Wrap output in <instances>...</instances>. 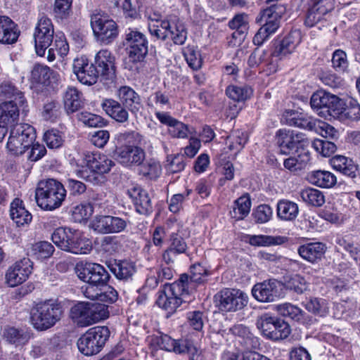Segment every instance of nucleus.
<instances>
[{
    "instance_id": "1",
    "label": "nucleus",
    "mask_w": 360,
    "mask_h": 360,
    "mask_svg": "<svg viewBox=\"0 0 360 360\" xmlns=\"http://www.w3.org/2000/svg\"><path fill=\"white\" fill-rule=\"evenodd\" d=\"M150 34L158 40L171 39L176 45H183L188 36L184 22L174 17L160 20H151L148 23Z\"/></svg>"
},
{
    "instance_id": "2",
    "label": "nucleus",
    "mask_w": 360,
    "mask_h": 360,
    "mask_svg": "<svg viewBox=\"0 0 360 360\" xmlns=\"http://www.w3.org/2000/svg\"><path fill=\"white\" fill-rule=\"evenodd\" d=\"M63 315V307L53 300L35 304L30 310V322L38 331H45L56 325Z\"/></svg>"
},
{
    "instance_id": "3",
    "label": "nucleus",
    "mask_w": 360,
    "mask_h": 360,
    "mask_svg": "<svg viewBox=\"0 0 360 360\" xmlns=\"http://www.w3.org/2000/svg\"><path fill=\"white\" fill-rule=\"evenodd\" d=\"M65 197L63 185L54 179L40 181L35 191L36 202L44 210L53 211L60 207Z\"/></svg>"
},
{
    "instance_id": "4",
    "label": "nucleus",
    "mask_w": 360,
    "mask_h": 360,
    "mask_svg": "<svg viewBox=\"0 0 360 360\" xmlns=\"http://www.w3.org/2000/svg\"><path fill=\"white\" fill-rule=\"evenodd\" d=\"M129 144L121 146L115 151V159L122 165L129 167L140 165L146 158V153L142 146L146 143L145 139L139 133L131 131L122 135Z\"/></svg>"
},
{
    "instance_id": "5",
    "label": "nucleus",
    "mask_w": 360,
    "mask_h": 360,
    "mask_svg": "<svg viewBox=\"0 0 360 360\" xmlns=\"http://www.w3.org/2000/svg\"><path fill=\"white\" fill-rule=\"evenodd\" d=\"M188 278L186 274H182L179 279L172 283H165L162 290L159 292L157 299V304L162 309L172 313L186 302L184 297L189 295Z\"/></svg>"
},
{
    "instance_id": "6",
    "label": "nucleus",
    "mask_w": 360,
    "mask_h": 360,
    "mask_svg": "<svg viewBox=\"0 0 360 360\" xmlns=\"http://www.w3.org/2000/svg\"><path fill=\"white\" fill-rule=\"evenodd\" d=\"M35 138L34 128L28 124L20 123L11 129L6 146L13 155H22L31 146Z\"/></svg>"
},
{
    "instance_id": "7",
    "label": "nucleus",
    "mask_w": 360,
    "mask_h": 360,
    "mask_svg": "<svg viewBox=\"0 0 360 360\" xmlns=\"http://www.w3.org/2000/svg\"><path fill=\"white\" fill-rule=\"evenodd\" d=\"M110 331L106 326H98L89 329L77 341V347L85 356L98 354L109 338Z\"/></svg>"
},
{
    "instance_id": "8",
    "label": "nucleus",
    "mask_w": 360,
    "mask_h": 360,
    "mask_svg": "<svg viewBox=\"0 0 360 360\" xmlns=\"http://www.w3.org/2000/svg\"><path fill=\"white\" fill-rule=\"evenodd\" d=\"M335 0H300V9L307 11L305 24L312 27L335 8Z\"/></svg>"
},
{
    "instance_id": "9",
    "label": "nucleus",
    "mask_w": 360,
    "mask_h": 360,
    "mask_svg": "<svg viewBox=\"0 0 360 360\" xmlns=\"http://www.w3.org/2000/svg\"><path fill=\"white\" fill-rule=\"evenodd\" d=\"M91 25L96 39L104 44H110L118 35L116 22L100 13L91 16Z\"/></svg>"
},
{
    "instance_id": "10",
    "label": "nucleus",
    "mask_w": 360,
    "mask_h": 360,
    "mask_svg": "<svg viewBox=\"0 0 360 360\" xmlns=\"http://www.w3.org/2000/svg\"><path fill=\"white\" fill-rule=\"evenodd\" d=\"M214 297L219 309L224 311H236L242 309L248 302L247 294L235 288H224Z\"/></svg>"
},
{
    "instance_id": "11",
    "label": "nucleus",
    "mask_w": 360,
    "mask_h": 360,
    "mask_svg": "<svg viewBox=\"0 0 360 360\" xmlns=\"http://www.w3.org/2000/svg\"><path fill=\"white\" fill-rule=\"evenodd\" d=\"M125 40L129 49V60L132 63L142 61L148 51L146 36L137 30L129 28L126 33Z\"/></svg>"
},
{
    "instance_id": "12",
    "label": "nucleus",
    "mask_w": 360,
    "mask_h": 360,
    "mask_svg": "<svg viewBox=\"0 0 360 360\" xmlns=\"http://www.w3.org/2000/svg\"><path fill=\"white\" fill-rule=\"evenodd\" d=\"M53 34V25L51 19L41 16L38 20L34 33L35 51L38 56H44L46 50L51 46Z\"/></svg>"
},
{
    "instance_id": "13",
    "label": "nucleus",
    "mask_w": 360,
    "mask_h": 360,
    "mask_svg": "<svg viewBox=\"0 0 360 360\" xmlns=\"http://www.w3.org/2000/svg\"><path fill=\"white\" fill-rule=\"evenodd\" d=\"M76 269L79 279L86 283L104 286L110 278L108 271L99 264L86 263L84 265L77 266Z\"/></svg>"
},
{
    "instance_id": "14",
    "label": "nucleus",
    "mask_w": 360,
    "mask_h": 360,
    "mask_svg": "<svg viewBox=\"0 0 360 360\" xmlns=\"http://www.w3.org/2000/svg\"><path fill=\"white\" fill-rule=\"evenodd\" d=\"M127 225V220L110 215L96 216L91 222V227L102 234L121 233L126 229Z\"/></svg>"
},
{
    "instance_id": "15",
    "label": "nucleus",
    "mask_w": 360,
    "mask_h": 360,
    "mask_svg": "<svg viewBox=\"0 0 360 360\" xmlns=\"http://www.w3.org/2000/svg\"><path fill=\"white\" fill-rule=\"evenodd\" d=\"M340 98L330 93L318 91L314 93L310 99L311 108L321 116H333L337 106H340Z\"/></svg>"
},
{
    "instance_id": "16",
    "label": "nucleus",
    "mask_w": 360,
    "mask_h": 360,
    "mask_svg": "<svg viewBox=\"0 0 360 360\" xmlns=\"http://www.w3.org/2000/svg\"><path fill=\"white\" fill-rule=\"evenodd\" d=\"M285 11V8L280 4H271L269 8L261 11L256 18V22L259 24L264 23L262 27L271 36L280 27V18Z\"/></svg>"
},
{
    "instance_id": "17",
    "label": "nucleus",
    "mask_w": 360,
    "mask_h": 360,
    "mask_svg": "<svg viewBox=\"0 0 360 360\" xmlns=\"http://www.w3.org/2000/svg\"><path fill=\"white\" fill-rule=\"evenodd\" d=\"M73 72L77 79L83 84L91 86L96 83L100 77L98 69L94 64L89 63L88 58L82 56L74 60Z\"/></svg>"
},
{
    "instance_id": "18",
    "label": "nucleus",
    "mask_w": 360,
    "mask_h": 360,
    "mask_svg": "<svg viewBox=\"0 0 360 360\" xmlns=\"http://www.w3.org/2000/svg\"><path fill=\"white\" fill-rule=\"evenodd\" d=\"M310 141L303 133L294 131V171L302 170L310 160Z\"/></svg>"
},
{
    "instance_id": "19",
    "label": "nucleus",
    "mask_w": 360,
    "mask_h": 360,
    "mask_svg": "<svg viewBox=\"0 0 360 360\" xmlns=\"http://www.w3.org/2000/svg\"><path fill=\"white\" fill-rule=\"evenodd\" d=\"M32 270V262L27 258H24L8 269L6 274V283L11 287L17 286L27 279Z\"/></svg>"
},
{
    "instance_id": "20",
    "label": "nucleus",
    "mask_w": 360,
    "mask_h": 360,
    "mask_svg": "<svg viewBox=\"0 0 360 360\" xmlns=\"http://www.w3.org/2000/svg\"><path fill=\"white\" fill-rule=\"evenodd\" d=\"M278 285V282L275 279L257 283L252 288V297L260 302H273L279 296Z\"/></svg>"
},
{
    "instance_id": "21",
    "label": "nucleus",
    "mask_w": 360,
    "mask_h": 360,
    "mask_svg": "<svg viewBox=\"0 0 360 360\" xmlns=\"http://www.w3.org/2000/svg\"><path fill=\"white\" fill-rule=\"evenodd\" d=\"M338 104L340 106L336 107L333 117L342 121L360 120V105L356 100L349 98L344 101L340 98Z\"/></svg>"
},
{
    "instance_id": "22",
    "label": "nucleus",
    "mask_w": 360,
    "mask_h": 360,
    "mask_svg": "<svg viewBox=\"0 0 360 360\" xmlns=\"http://www.w3.org/2000/svg\"><path fill=\"white\" fill-rule=\"evenodd\" d=\"M115 58L112 53L106 50H101L95 56L94 65L99 75L105 79H112L115 76Z\"/></svg>"
},
{
    "instance_id": "23",
    "label": "nucleus",
    "mask_w": 360,
    "mask_h": 360,
    "mask_svg": "<svg viewBox=\"0 0 360 360\" xmlns=\"http://www.w3.org/2000/svg\"><path fill=\"white\" fill-rule=\"evenodd\" d=\"M84 161L86 169H89L93 174H105L110 172L114 162L106 155L100 153L86 155Z\"/></svg>"
},
{
    "instance_id": "24",
    "label": "nucleus",
    "mask_w": 360,
    "mask_h": 360,
    "mask_svg": "<svg viewBox=\"0 0 360 360\" xmlns=\"http://www.w3.org/2000/svg\"><path fill=\"white\" fill-rule=\"evenodd\" d=\"M68 243L70 247H66L65 251L73 254H86L91 250V241L78 230L70 229Z\"/></svg>"
},
{
    "instance_id": "25",
    "label": "nucleus",
    "mask_w": 360,
    "mask_h": 360,
    "mask_svg": "<svg viewBox=\"0 0 360 360\" xmlns=\"http://www.w3.org/2000/svg\"><path fill=\"white\" fill-rule=\"evenodd\" d=\"M330 165L342 175L354 179L357 176L359 166L354 160L344 155H337L330 160Z\"/></svg>"
},
{
    "instance_id": "26",
    "label": "nucleus",
    "mask_w": 360,
    "mask_h": 360,
    "mask_svg": "<svg viewBox=\"0 0 360 360\" xmlns=\"http://www.w3.org/2000/svg\"><path fill=\"white\" fill-rule=\"evenodd\" d=\"M20 35L18 25L8 17L0 15V43L13 44Z\"/></svg>"
},
{
    "instance_id": "27",
    "label": "nucleus",
    "mask_w": 360,
    "mask_h": 360,
    "mask_svg": "<svg viewBox=\"0 0 360 360\" xmlns=\"http://www.w3.org/2000/svg\"><path fill=\"white\" fill-rule=\"evenodd\" d=\"M19 107L17 103L13 101H5L0 104V123L13 128L18 123L19 120Z\"/></svg>"
},
{
    "instance_id": "28",
    "label": "nucleus",
    "mask_w": 360,
    "mask_h": 360,
    "mask_svg": "<svg viewBox=\"0 0 360 360\" xmlns=\"http://www.w3.org/2000/svg\"><path fill=\"white\" fill-rule=\"evenodd\" d=\"M307 179L311 184L322 188H331L337 184L336 176L327 170H315L308 173Z\"/></svg>"
},
{
    "instance_id": "29",
    "label": "nucleus",
    "mask_w": 360,
    "mask_h": 360,
    "mask_svg": "<svg viewBox=\"0 0 360 360\" xmlns=\"http://www.w3.org/2000/svg\"><path fill=\"white\" fill-rule=\"evenodd\" d=\"M102 108L111 118L120 123H124L129 120V112L126 107L117 101L112 98L103 100Z\"/></svg>"
},
{
    "instance_id": "30",
    "label": "nucleus",
    "mask_w": 360,
    "mask_h": 360,
    "mask_svg": "<svg viewBox=\"0 0 360 360\" xmlns=\"http://www.w3.org/2000/svg\"><path fill=\"white\" fill-rule=\"evenodd\" d=\"M120 102L132 113L139 110L141 103L139 94L131 87L124 86L120 87L117 94Z\"/></svg>"
},
{
    "instance_id": "31",
    "label": "nucleus",
    "mask_w": 360,
    "mask_h": 360,
    "mask_svg": "<svg viewBox=\"0 0 360 360\" xmlns=\"http://www.w3.org/2000/svg\"><path fill=\"white\" fill-rule=\"evenodd\" d=\"M326 244L320 242L310 243L300 246L298 254L305 260L314 263L324 255L326 250Z\"/></svg>"
},
{
    "instance_id": "32",
    "label": "nucleus",
    "mask_w": 360,
    "mask_h": 360,
    "mask_svg": "<svg viewBox=\"0 0 360 360\" xmlns=\"http://www.w3.org/2000/svg\"><path fill=\"white\" fill-rule=\"evenodd\" d=\"M136 210L141 214L148 215L153 212V205L148 192L136 187L131 193Z\"/></svg>"
},
{
    "instance_id": "33",
    "label": "nucleus",
    "mask_w": 360,
    "mask_h": 360,
    "mask_svg": "<svg viewBox=\"0 0 360 360\" xmlns=\"http://www.w3.org/2000/svg\"><path fill=\"white\" fill-rule=\"evenodd\" d=\"M90 309V302H79L71 308L70 317L79 326L92 325Z\"/></svg>"
},
{
    "instance_id": "34",
    "label": "nucleus",
    "mask_w": 360,
    "mask_h": 360,
    "mask_svg": "<svg viewBox=\"0 0 360 360\" xmlns=\"http://www.w3.org/2000/svg\"><path fill=\"white\" fill-rule=\"evenodd\" d=\"M174 270L164 264H160L155 272L148 276L145 285L150 289H155L160 283L171 280L174 275Z\"/></svg>"
},
{
    "instance_id": "35",
    "label": "nucleus",
    "mask_w": 360,
    "mask_h": 360,
    "mask_svg": "<svg viewBox=\"0 0 360 360\" xmlns=\"http://www.w3.org/2000/svg\"><path fill=\"white\" fill-rule=\"evenodd\" d=\"M10 216L18 226L29 224L32 219L30 212L25 207L23 202L15 198L11 204Z\"/></svg>"
},
{
    "instance_id": "36",
    "label": "nucleus",
    "mask_w": 360,
    "mask_h": 360,
    "mask_svg": "<svg viewBox=\"0 0 360 360\" xmlns=\"http://www.w3.org/2000/svg\"><path fill=\"white\" fill-rule=\"evenodd\" d=\"M108 267L117 278L124 281L131 279L136 271L135 264L128 260H115Z\"/></svg>"
},
{
    "instance_id": "37",
    "label": "nucleus",
    "mask_w": 360,
    "mask_h": 360,
    "mask_svg": "<svg viewBox=\"0 0 360 360\" xmlns=\"http://www.w3.org/2000/svg\"><path fill=\"white\" fill-rule=\"evenodd\" d=\"M63 104L68 113L77 111L83 104L82 94L75 87H68L63 94Z\"/></svg>"
},
{
    "instance_id": "38",
    "label": "nucleus",
    "mask_w": 360,
    "mask_h": 360,
    "mask_svg": "<svg viewBox=\"0 0 360 360\" xmlns=\"http://www.w3.org/2000/svg\"><path fill=\"white\" fill-rule=\"evenodd\" d=\"M277 321L276 317L271 316L269 314H264L258 319L257 326L264 336L272 340V338H276L278 335L276 331Z\"/></svg>"
},
{
    "instance_id": "39",
    "label": "nucleus",
    "mask_w": 360,
    "mask_h": 360,
    "mask_svg": "<svg viewBox=\"0 0 360 360\" xmlns=\"http://www.w3.org/2000/svg\"><path fill=\"white\" fill-rule=\"evenodd\" d=\"M288 240L285 236H268V235H251L248 236V243L252 246L269 247L279 245Z\"/></svg>"
},
{
    "instance_id": "40",
    "label": "nucleus",
    "mask_w": 360,
    "mask_h": 360,
    "mask_svg": "<svg viewBox=\"0 0 360 360\" xmlns=\"http://www.w3.org/2000/svg\"><path fill=\"white\" fill-rule=\"evenodd\" d=\"M188 278L189 292L195 289L196 284L205 281L206 278L210 275L209 270L200 263H196L190 268V276L186 274Z\"/></svg>"
},
{
    "instance_id": "41",
    "label": "nucleus",
    "mask_w": 360,
    "mask_h": 360,
    "mask_svg": "<svg viewBox=\"0 0 360 360\" xmlns=\"http://www.w3.org/2000/svg\"><path fill=\"white\" fill-rule=\"evenodd\" d=\"M301 304L305 309L320 316H325L328 313V302L326 300L321 298H308L307 297L300 298Z\"/></svg>"
},
{
    "instance_id": "42",
    "label": "nucleus",
    "mask_w": 360,
    "mask_h": 360,
    "mask_svg": "<svg viewBox=\"0 0 360 360\" xmlns=\"http://www.w3.org/2000/svg\"><path fill=\"white\" fill-rule=\"evenodd\" d=\"M300 195L306 204L313 207H321L326 201L323 193L311 187H307L302 189L300 193Z\"/></svg>"
},
{
    "instance_id": "43",
    "label": "nucleus",
    "mask_w": 360,
    "mask_h": 360,
    "mask_svg": "<svg viewBox=\"0 0 360 360\" xmlns=\"http://www.w3.org/2000/svg\"><path fill=\"white\" fill-rule=\"evenodd\" d=\"M267 56L268 53L266 51H259L258 49H255L249 56L248 60V65L250 67L253 68L262 63H266L269 72H275L278 68L277 63H274L272 58H269V60H266V58ZM269 58H270V56Z\"/></svg>"
},
{
    "instance_id": "44",
    "label": "nucleus",
    "mask_w": 360,
    "mask_h": 360,
    "mask_svg": "<svg viewBox=\"0 0 360 360\" xmlns=\"http://www.w3.org/2000/svg\"><path fill=\"white\" fill-rule=\"evenodd\" d=\"M0 97L13 98L11 101L17 103L20 106H22L26 101L23 93L8 82H4L0 85Z\"/></svg>"
},
{
    "instance_id": "45",
    "label": "nucleus",
    "mask_w": 360,
    "mask_h": 360,
    "mask_svg": "<svg viewBox=\"0 0 360 360\" xmlns=\"http://www.w3.org/2000/svg\"><path fill=\"white\" fill-rule=\"evenodd\" d=\"M251 200L249 194L245 193L235 201L232 217L236 220L243 219L248 215L251 208Z\"/></svg>"
},
{
    "instance_id": "46",
    "label": "nucleus",
    "mask_w": 360,
    "mask_h": 360,
    "mask_svg": "<svg viewBox=\"0 0 360 360\" xmlns=\"http://www.w3.org/2000/svg\"><path fill=\"white\" fill-rule=\"evenodd\" d=\"M4 336L6 341L15 345H25L30 339L28 332L13 327L6 328Z\"/></svg>"
},
{
    "instance_id": "47",
    "label": "nucleus",
    "mask_w": 360,
    "mask_h": 360,
    "mask_svg": "<svg viewBox=\"0 0 360 360\" xmlns=\"http://www.w3.org/2000/svg\"><path fill=\"white\" fill-rule=\"evenodd\" d=\"M54 252V247L49 242L40 241L31 245L29 254L37 259L50 257Z\"/></svg>"
},
{
    "instance_id": "48",
    "label": "nucleus",
    "mask_w": 360,
    "mask_h": 360,
    "mask_svg": "<svg viewBox=\"0 0 360 360\" xmlns=\"http://www.w3.org/2000/svg\"><path fill=\"white\" fill-rule=\"evenodd\" d=\"M252 94V89L246 85H230L226 89L227 96L236 101H244L250 98Z\"/></svg>"
},
{
    "instance_id": "49",
    "label": "nucleus",
    "mask_w": 360,
    "mask_h": 360,
    "mask_svg": "<svg viewBox=\"0 0 360 360\" xmlns=\"http://www.w3.org/2000/svg\"><path fill=\"white\" fill-rule=\"evenodd\" d=\"M275 48L271 54V57H276L279 59L290 56L292 49V37L289 34L278 42H275Z\"/></svg>"
},
{
    "instance_id": "50",
    "label": "nucleus",
    "mask_w": 360,
    "mask_h": 360,
    "mask_svg": "<svg viewBox=\"0 0 360 360\" xmlns=\"http://www.w3.org/2000/svg\"><path fill=\"white\" fill-rule=\"evenodd\" d=\"M69 51V46L65 39L63 36H56L54 43L49 49L47 53V59L49 61H53L56 59V52L60 57H64Z\"/></svg>"
},
{
    "instance_id": "51",
    "label": "nucleus",
    "mask_w": 360,
    "mask_h": 360,
    "mask_svg": "<svg viewBox=\"0 0 360 360\" xmlns=\"http://www.w3.org/2000/svg\"><path fill=\"white\" fill-rule=\"evenodd\" d=\"M231 30H236L240 35H245L249 29L248 15L245 13L236 15L229 22Z\"/></svg>"
},
{
    "instance_id": "52",
    "label": "nucleus",
    "mask_w": 360,
    "mask_h": 360,
    "mask_svg": "<svg viewBox=\"0 0 360 360\" xmlns=\"http://www.w3.org/2000/svg\"><path fill=\"white\" fill-rule=\"evenodd\" d=\"M277 143L282 154H289L292 148V132L286 129H280L277 132Z\"/></svg>"
},
{
    "instance_id": "53",
    "label": "nucleus",
    "mask_w": 360,
    "mask_h": 360,
    "mask_svg": "<svg viewBox=\"0 0 360 360\" xmlns=\"http://www.w3.org/2000/svg\"><path fill=\"white\" fill-rule=\"evenodd\" d=\"M140 172L143 176L155 179L160 175L162 167L158 161L150 159L141 165Z\"/></svg>"
},
{
    "instance_id": "54",
    "label": "nucleus",
    "mask_w": 360,
    "mask_h": 360,
    "mask_svg": "<svg viewBox=\"0 0 360 360\" xmlns=\"http://www.w3.org/2000/svg\"><path fill=\"white\" fill-rule=\"evenodd\" d=\"M72 0H55L53 13L59 20L67 19L72 13Z\"/></svg>"
},
{
    "instance_id": "55",
    "label": "nucleus",
    "mask_w": 360,
    "mask_h": 360,
    "mask_svg": "<svg viewBox=\"0 0 360 360\" xmlns=\"http://www.w3.org/2000/svg\"><path fill=\"white\" fill-rule=\"evenodd\" d=\"M93 212V207L91 204H79L73 207L72 217L75 222L81 223L87 220L91 216Z\"/></svg>"
},
{
    "instance_id": "56",
    "label": "nucleus",
    "mask_w": 360,
    "mask_h": 360,
    "mask_svg": "<svg viewBox=\"0 0 360 360\" xmlns=\"http://www.w3.org/2000/svg\"><path fill=\"white\" fill-rule=\"evenodd\" d=\"M230 150H240L248 141L247 134L241 130H235L228 137Z\"/></svg>"
},
{
    "instance_id": "57",
    "label": "nucleus",
    "mask_w": 360,
    "mask_h": 360,
    "mask_svg": "<svg viewBox=\"0 0 360 360\" xmlns=\"http://www.w3.org/2000/svg\"><path fill=\"white\" fill-rule=\"evenodd\" d=\"M52 70L47 66L36 65L32 71V78L37 83L48 85Z\"/></svg>"
},
{
    "instance_id": "58",
    "label": "nucleus",
    "mask_w": 360,
    "mask_h": 360,
    "mask_svg": "<svg viewBox=\"0 0 360 360\" xmlns=\"http://www.w3.org/2000/svg\"><path fill=\"white\" fill-rule=\"evenodd\" d=\"M77 117L79 122L89 127H101L106 124L102 117L89 112H82Z\"/></svg>"
},
{
    "instance_id": "59",
    "label": "nucleus",
    "mask_w": 360,
    "mask_h": 360,
    "mask_svg": "<svg viewBox=\"0 0 360 360\" xmlns=\"http://www.w3.org/2000/svg\"><path fill=\"white\" fill-rule=\"evenodd\" d=\"M331 62L333 68L338 72H346L349 66L347 54L341 49L333 52Z\"/></svg>"
},
{
    "instance_id": "60",
    "label": "nucleus",
    "mask_w": 360,
    "mask_h": 360,
    "mask_svg": "<svg viewBox=\"0 0 360 360\" xmlns=\"http://www.w3.org/2000/svg\"><path fill=\"white\" fill-rule=\"evenodd\" d=\"M70 231V228L60 227L52 233L51 240L53 243L63 250H65L66 247H70L68 243Z\"/></svg>"
},
{
    "instance_id": "61",
    "label": "nucleus",
    "mask_w": 360,
    "mask_h": 360,
    "mask_svg": "<svg viewBox=\"0 0 360 360\" xmlns=\"http://www.w3.org/2000/svg\"><path fill=\"white\" fill-rule=\"evenodd\" d=\"M311 145L316 152L324 157L330 156L337 149L334 143L327 140L315 139Z\"/></svg>"
},
{
    "instance_id": "62",
    "label": "nucleus",
    "mask_w": 360,
    "mask_h": 360,
    "mask_svg": "<svg viewBox=\"0 0 360 360\" xmlns=\"http://www.w3.org/2000/svg\"><path fill=\"white\" fill-rule=\"evenodd\" d=\"M169 250L174 252V255L186 253L188 246L185 240L177 233H172L169 236Z\"/></svg>"
},
{
    "instance_id": "63",
    "label": "nucleus",
    "mask_w": 360,
    "mask_h": 360,
    "mask_svg": "<svg viewBox=\"0 0 360 360\" xmlns=\"http://www.w3.org/2000/svg\"><path fill=\"white\" fill-rule=\"evenodd\" d=\"M169 134L173 138L186 139L192 131L189 127L184 123L175 120L168 129Z\"/></svg>"
},
{
    "instance_id": "64",
    "label": "nucleus",
    "mask_w": 360,
    "mask_h": 360,
    "mask_svg": "<svg viewBox=\"0 0 360 360\" xmlns=\"http://www.w3.org/2000/svg\"><path fill=\"white\" fill-rule=\"evenodd\" d=\"M184 58L189 65L193 70H198L201 67L202 59L198 51L193 46H187L184 51Z\"/></svg>"
}]
</instances>
